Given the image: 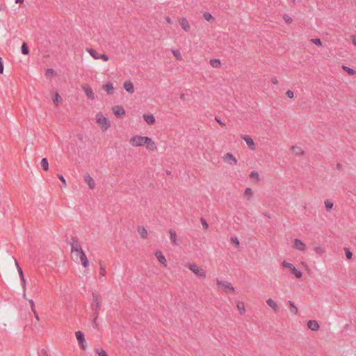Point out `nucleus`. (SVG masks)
Masks as SVG:
<instances>
[{"label":"nucleus","mask_w":356,"mask_h":356,"mask_svg":"<svg viewBox=\"0 0 356 356\" xmlns=\"http://www.w3.org/2000/svg\"><path fill=\"white\" fill-rule=\"evenodd\" d=\"M216 284L218 288L222 292L226 293H234L235 291L233 285L228 281L219 278L216 279Z\"/></svg>","instance_id":"5"},{"label":"nucleus","mask_w":356,"mask_h":356,"mask_svg":"<svg viewBox=\"0 0 356 356\" xmlns=\"http://www.w3.org/2000/svg\"><path fill=\"white\" fill-rule=\"evenodd\" d=\"M124 90L129 93L134 92V86L133 83L131 81H126L123 84Z\"/></svg>","instance_id":"19"},{"label":"nucleus","mask_w":356,"mask_h":356,"mask_svg":"<svg viewBox=\"0 0 356 356\" xmlns=\"http://www.w3.org/2000/svg\"><path fill=\"white\" fill-rule=\"evenodd\" d=\"M171 51L174 56L176 58L177 60H182V56L181 54V52L178 49H171Z\"/></svg>","instance_id":"33"},{"label":"nucleus","mask_w":356,"mask_h":356,"mask_svg":"<svg viewBox=\"0 0 356 356\" xmlns=\"http://www.w3.org/2000/svg\"><path fill=\"white\" fill-rule=\"evenodd\" d=\"M62 100V97L59 95L58 93L56 92L53 97L54 103L58 106L60 103H61Z\"/></svg>","instance_id":"35"},{"label":"nucleus","mask_w":356,"mask_h":356,"mask_svg":"<svg viewBox=\"0 0 356 356\" xmlns=\"http://www.w3.org/2000/svg\"><path fill=\"white\" fill-rule=\"evenodd\" d=\"M184 95H181V99H184Z\"/></svg>","instance_id":"62"},{"label":"nucleus","mask_w":356,"mask_h":356,"mask_svg":"<svg viewBox=\"0 0 356 356\" xmlns=\"http://www.w3.org/2000/svg\"><path fill=\"white\" fill-rule=\"evenodd\" d=\"M3 73V63L2 58H0V74Z\"/></svg>","instance_id":"54"},{"label":"nucleus","mask_w":356,"mask_h":356,"mask_svg":"<svg viewBox=\"0 0 356 356\" xmlns=\"http://www.w3.org/2000/svg\"><path fill=\"white\" fill-rule=\"evenodd\" d=\"M201 222L204 229L208 228L209 225H208V223L207 222V221L205 220V219L201 218Z\"/></svg>","instance_id":"49"},{"label":"nucleus","mask_w":356,"mask_h":356,"mask_svg":"<svg viewBox=\"0 0 356 356\" xmlns=\"http://www.w3.org/2000/svg\"><path fill=\"white\" fill-rule=\"evenodd\" d=\"M15 264H16L17 270H19V269L21 268V267L19 266V264H18V262L17 261H15Z\"/></svg>","instance_id":"60"},{"label":"nucleus","mask_w":356,"mask_h":356,"mask_svg":"<svg viewBox=\"0 0 356 356\" xmlns=\"http://www.w3.org/2000/svg\"><path fill=\"white\" fill-rule=\"evenodd\" d=\"M58 178L62 181L64 186L66 185V181L62 175H58Z\"/></svg>","instance_id":"52"},{"label":"nucleus","mask_w":356,"mask_h":356,"mask_svg":"<svg viewBox=\"0 0 356 356\" xmlns=\"http://www.w3.org/2000/svg\"><path fill=\"white\" fill-rule=\"evenodd\" d=\"M311 42L317 46L322 45V42L319 38H312V39H311Z\"/></svg>","instance_id":"44"},{"label":"nucleus","mask_w":356,"mask_h":356,"mask_svg":"<svg viewBox=\"0 0 356 356\" xmlns=\"http://www.w3.org/2000/svg\"><path fill=\"white\" fill-rule=\"evenodd\" d=\"M165 20H166L167 23H168V24L172 23V19L169 17H165Z\"/></svg>","instance_id":"58"},{"label":"nucleus","mask_w":356,"mask_h":356,"mask_svg":"<svg viewBox=\"0 0 356 356\" xmlns=\"http://www.w3.org/2000/svg\"><path fill=\"white\" fill-rule=\"evenodd\" d=\"M223 160L229 165H236L237 163V160L232 153L225 154L223 156Z\"/></svg>","instance_id":"11"},{"label":"nucleus","mask_w":356,"mask_h":356,"mask_svg":"<svg viewBox=\"0 0 356 356\" xmlns=\"http://www.w3.org/2000/svg\"><path fill=\"white\" fill-rule=\"evenodd\" d=\"M271 82L273 84L276 85L278 83V80L277 78L274 77L271 79Z\"/></svg>","instance_id":"56"},{"label":"nucleus","mask_w":356,"mask_h":356,"mask_svg":"<svg viewBox=\"0 0 356 356\" xmlns=\"http://www.w3.org/2000/svg\"><path fill=\"white\" fill-rule=\"evenodd\" d=\"M292 247L300 252H305L307 250V245L305 243L299 238H295Z\"/></svg>","instance_id":"9"},{"label":"nucleus","mask_w":356,"mask_h":356,"mask_svg":"<svg viewBox=\"0 0 356 356\" xmlns=\"http://www.w3.org/2000/svg\"><path fill=\"white\" fill-rule=\"evenodd\" d=\"M143 118L148 125H153L156 122V120L153 114H143Z\"/></svg>","instance_id":"17"},{"label":"nucleus","mask_w":356,"mask_h":356,"mask_svg":"<svg viewBox=\"0 0 356 356\" xmlns=\"http://www.w3.org/2000/svg\"><path fill=\"white\" fill-rule=\"evenodd\" d=\"M84 181L88 185L89 188L90 189H94L95 188V181L93 179V178H92L90 176V175L88 174V175H85Z\"/></svg>","instance_id":"20"},{"label":"nucleus","mask_w":356,"mask_h":356,"mask_svg":"<svg viewBox=\"0 0 356 356\" xmlns=\"http://www.w3.org/2000/svg\"><path fill=\"white\" fill-rule=\"evenodd\" d=\"M216 120L219 123L220 125L224 126L225 124L218 118H216Z\"/></svg>","instance_id":"57"},{"label":"nucleus","mask_w":356,"mask_h":356,"mask_svg":"<svg viewBox=\"0 0 356 356\" xmlns=\"http://www.w3.org/2000/svg\"><path fill=\"white\" fill-rule=\"evenodd\" d=\"M72 257L83 251L81 245L78 239L72 238L70 242Z\"/></svg>","instance_id":"8"},{"label":"nucleus","mask_w":356,"mask_h":356,"mask_svg":"<svg viewBox=\"0 0 356 356\" xmlns=\"http://www.w3.org/2000/svg\"><path fill=\"white\" fill-rule=\"evenodd\" d=\"M18 273H19V275L20 276V278H21V281H22V283L24 286H25V284H26V281H25V279L24 277V274H23V271L22 270V268H19V270H18Z\"/></svg>","instance_id":"42"},{"label":"nucleus","mask_w":356,"mask_h":356,"mask_svg":"<svg viewBox=\"0 0 356 356\" xmlns=\"http://www.w3.org/2000/svg\"><path fill=\"white\" fill-rule=\"evenodd\" d=\"M344 252H345V254H346V257L348 259H352V257H353V253L351 252V251L350 250L349 248H344Z\"/></svg>","instance_id":"39"},{"label":"nucleus","mask_w":356,"mask_h":356,"mask_svg":"<svg viewBox=\"0 0 356 356\" xmlns=\"http://www.w3.org/2000/svg\"><path fill=\"white\" fill-rule=\"evenodd\" d=\"M203 17L207 22L214 21V17L212 16V15L211 13H209L208 12H205L203 13Z\"/></svg>","instance_id":"34"},{"label":"nucleus","mask_w":356,"mask_h":356,"mask_svg":"<svg viewBox=\"0 0 356 356\" xmlns=\"http://www.w3.org/2000/svg\"><path fill=\"white\" fill-rule=\"evenodd\" d=\"M82 88L88 99L92 100L95 99V94L92 89L89 86L85 85Z\"/></svg>","instance_id":"16"},{"label":"nucleus","mask_w":356,"mask_h":356,"mask_svg":"<svg viewBox=\"0 0 356 356\" xmlns=\"http://www.w3.org/2000/svg\"><path fill=\"white\" fill-rule=\"evenodd\" d=\"M112 111L118 117H122L125 115V110L122 106H115L112 108Z\"/></svg>","instance_id":"15"},{"label":"nucleus","mask_w":356,"mask_h":356,"mask_svg":"<svg viewBox=\"0 0 356 356\" xmlns=\"http://www.w3.org/2000/svg\"><path fill=\"white\" fill-rule=\"evenodd\" d=\"M236 307L241 314H243L245 313V307L243 301L238 300L236 302Z\"/></svg>","instance_id":"24"},{"label":"nucleus","mask_w":356,"mask_h":356,"mask_svg":"<svg viewBox=\"0 0 356 356\" xmlns=\"http://www.w3.org/2000/svg\"><path fill=\"white\" fill-rule=\"evenodd\" d=\"M106 275V267L103 265L102 262H99V277H105Z\"/></svg>","instance_id":"27"},{"label":"nucleus","mask_w":356,"mask_h":356,"mask_svg":"<svg viewBox=\"0 0 356 356\" xmlns=\"http://www.w3.org/2000/svg\"><path fill=\"white\" fill-rule=\"evenodd\" d=\"M54 75V70L53 69H47L46 71L47 76H52Z\"/></svg>","instance_id":"46"},{"label":"nucleus","mask_w":356,"mask_h":356,"mask_svg":"<svg viewBox=\"0 0 356 356\" xmlns=\"http://www.w3.org/2000/svg\"><path fill=\"white\" fill-rule=\"evenodd\" d=\"M314 250H315V252L318 254H322L325 252V250L320 246L316 247Z\"/></svg>","instance_id":"45"},{"label":"nucleus","mask_w":356,"mask_h":356,"mask_svg":"<svg viewBox=\"0 0 356 356\" xmlns=\"http://www.w3.org/2000/svg\"><path fill=\"white\" fill-rule=\"evenodd\" d=\"M291 151L295 154H297V155H300L303 153V151L302 150V149L299 147H292L291 148Z\"/></svg>","instance_id":"37"},{"label":"nucleus","mask_w":356,"mask_h":356,"mask_svg":"<svg viewBox=\"0 0 356 356\" xmlns=\"http://www.w3.org/2000/svg\"><path fill=\"white\" fill-rule=\"evenodd\" d=\"M24 1V0H15L16 3H21Z\"/></svg>","instance_id":"61"},{"label":"nucleus","mask_w":356,"mask_h":356,"mask_svg":"<svg viewBox=\"0 0 356 356\" xmlns=\"http://www.w3.org/2000/svg\"><path fill=\"white\" fill-rule=\"evenodd\" d=\"M102 298L99 293L97 291L92 292V298L90 303V309L91 314L98 316L102 307Z\"/></svg>","instance_id":"2"},{"label":"nucleus","mask_w":356,"mask_h":356,"mask_svg":"<svg viewBox=\"0 0 356 356\" xmlns=\"http://www.w3.org/2000/svg\"><path fill=\"white\" fill-rule=\"evenodd\" d=\"M138 234L143 238H147V231L144 227L140 226L137 229Z\"/></svg>","instance_id":"25"},{"label":"nucleus","mask_w":356,"mask_h":356,"mask_svg":"<svg viewBox=\"0 0 356 356\" xmlns=\"http://www.w3.org/2000/svg\"><path fill=\"white\" fill-rule=\"evenodd\" d=\"M286 95L287 96V97L289 98H293V96H294V94H293V92L292 90H288L286 91Z\"/></svg>","instance_id":"48"},{"label":"nucleus","mask_w":356,"mask_h":356,"mask_svg":"<svg viewBox=\"0 0 356 356\" xmlns=\"http://www.w3.org/2000/svg\"><path fill=\"white\" fill-rule=\"evenodd\" d=\"M96 353L99 356H108L105 350L102 348H97Z\"/></svg>","instance_id":"41"},{"label":"nucleus","mask_w":356,"mask_h":356,"mask_svg":"<svg viewBox=\"0 0 356 356\" xmlns=\"http://www.w3.org/2000/svg\"><path fill=\"white\" fill-rule=\"evenodd\" d=\"M282 266L284 268L289 269V270L291 272V273H293L294 275L296 278L300 279L302 277V272H300L299 270H298L293 264L284 260L282 263Z\"/></svg>","instance_id":"7"},{"label":"nucleus","mask_w":356,"mask_h":356,"mask_svg":"<svg viewBox=\"0 0 356 356\" xmlns=\"http://www.w3.org/2000/svg\"><path fill=\"white\" fill-rule=\"evenodd\" d=\"M337 168L339 169L341 168V165L338 164Z\"/></svg>","instance_id":"64"},{"label":"nucleus","mask_w":356,"mask_h":356,"mask_svg":"<svg viewBox=\"0 0 356 356\" xmlns=\"http://www.w3.org/2000/svg\"><path fill=\"white\" fill-rule=\"evenodd\" d=\"M29 303H30V306H31V310L33 313H35V303L33 302V300H29Z\"/></svg>","instance_id":"47"},{"label":"nucleus","mask_w":356,"mask_h":356,"mask_svg":"<svg viewBox=\"0 0 356 356\" xmlns=\"http://www.w3.org/2000/svg\"><path fill=\"white\" fill-rule=\"evenodd\" d=\"M169 234H170V238L171 242L173 244L176 245L177 242V234H176L175 231L170 229L169 230Z\"/></svg>","instance_id":"26"},{"label":"nucleus","mask_w":356,"mask_h":356,"mask_svg":"<svg viewBox=\"0 0 356 356\" xmlns=\"http://www.w3.org/2000/svg\"><path fill=\"white\" fill-rule=\"evenodd\" d=\"M40 165L44 170L47 171L49 170V163L46 158H43L41 160Z\"/></svg>","instance_id":"31"},{"label":"nucleus","mask_w":356,"mask_h":356,"mask_svg":"<svg viewBox=\"0 0 356 356\" xmlns=\"http://www.w3.org/2000/svg\"><path fill=\"white\" fill-rule=\"evenodd\" d=\"M241 138L245 141L247 145L249 147V148L252 150L255 149V143L252 138L248 136V135H242Z\"/></svg>","instance_id":"12"},{"label":"nucleus","mask_w":356,"mask_h":356,"mask_svg":"<svg viewBox=\"0 0 356 356\" xmlns=\"http://www.w3.org/2000/svg\"><path fill=\"white\" fill-rule=\"evenodd\" d=\"M75 336L79 342V345L80 348L82 350H85L86 348V343L85 341V337H84L83 333L81 331H77L75 332Z\"/></svg>","instance_id":"10"},{"label":"nucleus","mask_w":356,"mask_h":356,"mask_svg":"<svg viewBox=\"0 0 356 356\" xmlns=\"http://www.w3.org/2000/svg\"><path fill=\"white\" fill-rule=\"evenodd\" d=\"M210 65L214 68H218L220 65V61L218 59H211L210 60Z\"/></svg>","instance_id":"36"},{"label":"nucleus","mask_w":356,"mask_h":356,"mask_svg":"<svg viewBox=\"0 0 356 356\" xmlns=\"http://www.w3.org/2000/svg\"><path fill=\"white\" fill-rule=\"evenodd\" d=\"M96 122L99 126L102 131H106L111 127L109 120L102 113H98L95 115Z\"/></svg>","instance_id":"4"},{"label":"nucleus","mask_w":356,"mask_h":356,"mask_svg":"<svg viewBox=\"0 0 356 356\" xmlns=\"http://www.w3.org/2000/svg\"><path fill=\"white\" fill-rule=\"evenodd\" d=\"M185 266L200 278L204 279L207 277L206 270L195 263H187L185 264Z\"/></svg>","instance_id":"3"},{"label":"nucleus","mask_w":356,"mask_h":356,"mask_svg":"<svg viewBox=\"0 0 356 356\" xmlns=\"http://www.w3.org/2000/svg\"><path fill=\"white\" fill-rule=\"evenodd\" d=\"M72 259L76 262H80L88 271L89 267V261L83 251L73 256Z\"/></svg>","instance_id":"6"},{"label":"nucleus","mask_w":356,"mask_h":356,"mask_svg":"<svg viewBox=\"0 0 356 356\" xmlns=\"http://www.w3.org/2000/svg\"><path fill=\"white\" fill-rule=\"evenodd\" d=\"M325 207L327 210L331 209L333 207V203L330 200H325Z\"/></svg>","instance_id":"43"},{"label":"nucleus","mask_w":356,"mask_h":356,"mask_svg":"<svg viewBox=\"0 0 356 356\" xmlns=\"http://www.w3.org/2000/svg\"><path fill=\"white\" fill-rule=\"evenodd\" d=\"M155 257L161 264H162L164 267L167 266V260L161 251L156 250L155 252Z\"/></svg>","instance_id":"13"},{"label":"nucleus","mask_w":356,"mask_h":356,"mask_svg":"<svg viewBox=\"0 0 356 356\" xmlns=\"http://www.w3.org/2000/svg\"><path fill=\"white\" fill-rule=\"evenodd\" d=\"M33 314H34V316H35V319H36L37 321H39V319H40V318H39V316H38V314L37 312L35 311V313H33Z\"/></svg>","instance_id":"59"},{"label":"nucleus","mask_w":356,"mask_h":356,"mask_svg":"<svg viewBox=\"0 0 356 356\" xmlns=\"http://www.w3.org/2000/svg\"><path fill=\"white\" fill-rule=\"evenodd\" d=\"M179 25L181 26V29L186 31L188 32L191 29V26L189 24V22L188 19L185 17H181L179 19Z\"/></svg>","instance_id":"14"},{"label":"nucleus","mask_w":356,"mask_h":356,"mask_svg":"<svg viewBox=\"0 0 356 356\" xmlns=\"http://www.w3.org/2000/svg\"><path fill=\"white\" fill-rule=\"evenodd\" d=\"M231 241L234 243L236 246L239 245V241L236 237H232Z\"/></svg>","instance_id":"50"},{"label":"nucleus","mask_w":356,"mask_h":356,"mask_svg":"<svg viewBox=\"0 0 356 356\" xmlns=\"http://www.w3.org/2000/svg\"><path fill=\"white\" fill-rule=\"evenodd\" d=\"M351 40H352L353 44L355 46H356V36L355 35L351 36Z\"/></svg>","instance_id":"55"},{"label":"nucleus","mask_w":356,"mask_h":356,"mask_svg":"<svg viewBox=\"0 0 356 356\" xmlns=\"http://www.w3.org/2000/svg\"><path fill=\"white\" fill-rule=\"evenodd\" d=\"M342 69L346 72L349 75L353 76L356 74V71L348 66L343 65Z\"/></svg>","instance_id":"30"},{"label":"nucleus","mask_w":356,"mask_h":356,"mask_svg":"<svg viewBox=\"0 0 356 356\" xmlns=\"http://www.w3.org/2000/svg\"><path fill=\"white\" fill-rule=\"evenodd\" d=\"M22 52L24 55H27L29 53L28 47L26 43H23L22 46Z\"/></svg>","instance_id":"40"},{"label":"nucleus","mask_w":356,"mask_h":356,"mask_svg":"<svg viewBox=\"0 0 356 356\" xmlns=\"http://www.w3.org/2000/svg\"><path fill=\"white\" fill-rule=\"evenodd\" d=\"M99 57H100V59L103 60L105 62L108 61V59H109L108 56L107 55H106V54H101Z\"/></svg>","instance_id":"51"},{"label":"nucleus","mask_w":356,"mask_h":356,"mask_svg":"<svg viewBox=\"0 0 356 356\" xmlns=\"http://www.w3.org/2000/svg\"><path fill=\"white\" fill-rule=\"evenodd\" d=\"M103 89L108 95H112L114 92V88L111 82H108L103 86Z\"/></svg>","instance_id":"22"},{"label":"nucleus","mask_w":356,"mask_h":356,"mask_svg":"<svg viewBox=\"0 0 356 356\" xmlns=\"http://www.w3.org/2000/svg\"><path fill=\"white\" fill-rule=\"evenodd\" d=\"M284 19L288 24H290L292 22V19L288 15H284Z\"/></svg>","instance_id":"53"},{"label":"nucleus","mask_w":356,"mask_h":356,"mask_svg":"<svg viewBox=\"0 0 356 356\" xmlns=\"http://www.w3.org/2000/svg\"><path fill=\"white\" fill-rule=\"evenodd\" d=\"M86 51L95 60L100 59V55L101 54H99L96 50L91 49V48H87Z\"/></svg>","instance_id":"23"},{"label":"nucleus","mask_w":356,"mask_h":356,"mask_svg":"<svg viewBox=\"0 0 356 356\" xmlns=\"http://www.w3.org/2000/svg\"><path fill=\"white\" fill-rule=\"evenodd\" d=\"M267 305L276 313L279 311V306L277 302L271 298L266 300Z\"/></svg>","instance_id":"21"},{"label":"nucleus","mask_w":356,"mask_h":356,"mask_svg":"<svg viewBox=\"0 0 356 356\" xmlns=\"http://www.w3.org/2000/svg\"><path fill=\"white\" fill-rule=\"evenodd\" d=\"M302 265L303 266H306V264H305L304 262H302Z\"/></svg>","instance_id":"63"},{"label":"nucleus","mask_w":356,"mask_h":356,"mask_svg":"<svg viewBox=\"0 0 356 356\" xmlns=\"http://www.w3.org/2000/svg\"><path fill=\"white\" fill-rule=\"evenodd\" d=\"M129 143L132 147L145 146L146 149L151 152L157 149L155 142L149 137L142 136L140 135H134L129 140Z\"/></svg>","instance_id":"1"},{"label":"nucleus","mask_w":356,"mask_h":356,"mask_svg":"<svg viewBox=\"0 0 356 356\" xmlns=\"http://www.w3.org/2000/svg\"><path fill=\"white\" fill-rule=\"evenodd\" d=\"M91 316L92 317V326L94 328L97 329L98 327V323H97L98 316H95V314H91Z\"/></svg>","instance_id":"38"},{"label":"nucleus","mask_w":356,"mask_h":356,"mask_svg":"<svg viewBox=\"0 0 356 356\" xmlns=\"http://www.w3.org/2000/svg\"><path fill=\"white\" fill-rule=\"evenodd\" d=\"M244 196L248 200H251L253 196V192L252 190L250 188H246L244 191Z\"/></svg>","instance_id":"28"},{"label":"nucleus","mask_w":356,"mask_h":356,"mask_svg":"<svg viewBox=\"0 0 356 356\" xmlns=\"http://www.w3.org/2000/svg\"><path fill=\"white\" fill-rule=\"evenodd\" d=\"M250 178L255 181V182H257L259 180V175L257 172L256 171H252L251 172V173L250 174Z\"/></svg>","instance_id":"32"},{"label":"nucleus","mask_w":356,"mask_h":356,"mask_svg":"<svg viewBox=\"0 0 356 356\" xmlns=\"http://www.w3.org/2000/svg\"><path fill=\"white\" fill-rule=\"evenodd\" d=\"M307 325L308 328L312 331H318L320 329L318 323L315 320H309Z\"/></svg>","instance_id":"18"},{"label":"nucleus","mask_w":356,"mask_h":356,"mask_svg":"<svg viewBox=\"0 0 356 356\" xmlns=\"http://www.w3.org/2000/svg\"><path fill=\"white\" fill-rule=\"evenodd\" d=\"M289 305L290 307L291 312H292L295 315H297L298 314V309L297 307L295 305V304L292 301H289Z\"/></svg>","instance_id":"29"}]
</instances>
